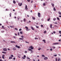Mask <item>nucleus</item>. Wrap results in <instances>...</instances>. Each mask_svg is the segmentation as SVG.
Segmentation results:
<instances>
[{
  "label": "nucleus",
  "mask_w": 61,
  "mask_h": 61,
  "mask_svg": "<svg viewBox=\"0 0 61 61\" xmlns=\"http://www.w3.org/2000/svg\"><path fill=\"white\" fill-rule=\"evenodd\" d=\"M4 51H7V50L6 48H4L3 49Z\"/></svg>",
  "instance_id": "1"
},
{
  "label": "nucleus",
  "mask_w": 61,
  "mask_h": 61,
  "mask_svg": "<svg viewBox=\"0 0 61 61\" xmlns=\"http://www.w3.org/2000/svg\"><path fill=\"white\" fill-rule=\"evenodd\" d=\"M30 48H31V49H34V47H33L32 46H31L29 47Z\"/></svg>",
  "instance_id": "2"
},
{
  "label": "nucleus",
  "mask_w": 61,
  "mask_h": 61,
  "mask_svg": "<svg viewBox=\"0 0 61 61\" xmlns=\"http://www.w3.org/2000/svg\"><path fill=\"white\" fill-rule=\"evenodd\" d=\"M18 5L20 6H21L22 5V3H21V4L19 3L18 4Z\"/></svg>",
  "instance_id": "3"
},
{
  "label": "nucleus",
  "mask_w": 61,
  "mask_h": 61,
  "mask_svg": "<svg viewBox=\"0 0 61 61\" xmlns=\"http://www.w3.org/2000/svg\"><path fill=\"white\" fill-rule=\"evenodd\" d=\"M44 60H47V59H48V58L47 57H45L44 58Z\"/></svg>",
  "instance_id": "4"
},
{
  "label": "nucleus",
  "mask_w": 61,
  "mask_h": 61,
  "mask_svg": "<svg viewBox=\"0 0 61 61\" xmlns=\"http://www.w3.org/2000/svg\"><path fill=\"white\" fill-rule=\"evenodd\" d=\"M15 47H17V48H20V46H18L17 45H15Z\"/></svg>",
  "instance_id": "5"
},
{
  "label": "nucleus",
  "mask_w": 61,
  "mask_h": 61,
  "mask_svg": "<svg viewBox=\"0 0 61 61\" xmlns=\"http://www.w3.org/2000/svg\"><path fill=\"white\" fill-rule=\"evenodd\" d=\"M13 50H16V49L15 47H14L13 48Z\"/></svg>",
  "instance_id": "6"
},
{
  "label": "nucleus",
  "mask_w": 61,
  "mask_h": 61,
  "mask_svg": "<svg viewBox=\"0 0 61 61\" xmlns=\"http://www.w3.org/2000/svg\"><path fill=\"white\" fill-rule=\"evenodd\" d=\"M5 55H3L2 56V58L3 59H5Z\"/></svg>",
  "instance_id": "7"
},
{
  "label": "nucleus",
  "mask_w": 61,
  "mask_h": 61,
  "mask_svg": "<svg viewBox=\"0 0 61 61\" xmlns=\"http://www.w3.org/2000/svg\"><path fill=\"white\" fill-rule=\"evenodd\" d=\"M31 29H32V30H34V28H33V27L32 26L31 27Z\"/></svg>",
  "instance_id": "8"
},
{
  "label": "nucleus",
  "mask_w": 61,
  "mask_h": 61,
  "mask_svg": "<svg viewBox=\"0 0 61 61\" xmlns=\"http://www.w3.org/2000/svg\"><path fill=\"white\" fill-rule=\"evenodd\" d=\"M42 41H43L44 42V43H46V40H43Z\"/></svg>",
  "instance_id": "9"
},
{
  "label": "nucleus",
  "mask_w": 61,
  "mask_h": 61,
  "mask_svg": "<svg viewBox=\"0 0 61 61\" xmlns=\"http://www.w3.org/2000/svg\"><path fill=\"white\" fill-rule=\"evenodd\" d=\"M27 5H26L25 6V9L26 10L27 9Z\"/></svg>",
  "instance_id": "10"
},
{
  "label": "nucleus",
  "mask_w": 61,
  "mask_h": 61,
  "mask_svg": "<svg viewBox=\"0 0 61 61\" xmlns=\"http://www.w3.org/2000/svg\"><path fill=\"white\" fill-rule=\"evenodd\" d=\"M10 42L11 43H15V42L13 41H11Z\"/></svg>",
  "instance_id": "11"
},
{
  "label": "nucleus",
  "mask_w": 61,
  "mask_h": 61,
  "mask_svg": "<svg viewBox=\"0 0 61 61\" xmlns=\"http://www.w3.org/2000/svg\"><path fill=\"white\" fill-rule=\"evenodd\" d=\"M13 2L14 4H15V3H16V2L14 0H13Z\"/></svg>",
  "instance_id": "12"
},
{
  "label": "nucleus",
  "mask_w": 61,
  "mask_h": 61,
  "mask_svg": "<svg viewBox=\"0 0 61 61\" xmlns=\"http://www.w3.org/2000/svg\"><path fill=\"white\" fill-rule=\"evenodd\" d=\"M50 27L51 28H52V24H51Z\"/></svg>",
  "instance_id": "13"
},
{
  "label": "nucleus",
  "mask_w": 61,
  "mask_h": 61,
  "mask_svg": "<svg viewBox=\"0 0 61 61\" xmlns=\"http://www.w3.org/2000/svg\"><path fill=\"white\" fill-rule=\"evenodd\" d=\"M19 40H23V39L22 38H19Z\"/></svg>",
  "instance_id": "14"
},
{
  "label": "nucleus",
  "mask_w": 61,
  "mask_h": 61,
  "mask_svg": "<svg viewBox=\"0 0 61 61\" xmlns=\"http://www.w3.org/2000/svg\"><path fill=\"white\" fill-rule=\"evenodd\" d=\"M10 27L11 28H12L13 27H15V26H10Z\"/></svg>",
  "instance_id": "15"
},
{
  "label": "nucleus",
  "mask_w": 61,
  "mask_h": 61,
  "mask_svg": "<svg viewBox=\"0 0 61 61\" xmlns=\"http://www.w3.org/2000/svg\"><path fill=\"white\" fill-rule=\"evenodd\" d=\"M2 53H3V54H6V52H4V51H3L2 52Z\"/></svg>",
  "instance_id": "16"
},
{
  "label": "nucleus",
  "mask_w": 61,
  "mask_h": 61,
  "mask_svg": "<svg viewBox=\"0 0 61 61\" xmlns=\"http://www.w3.org/2000/svg\"><path fill=\"white\" fill-rule=\"evenodd\" d=\"M28 50H29V51H32V50H31V49H28Z\"/></svg>",
  "instance_id": "17"
},
{
  "label": "nucleus",
  "mask_w": 61,
  "mask_h": 61,
  "mask_svg": "<svg viewBox=\"0 0 61 61\" xmlns=\"http://www.w3.org/2000/svg\"><path fill=\"white\" fill-rule=\"evenodd\" d=\"M41 56H42V57H45V56L44 55H42Z\"/></svg>",
  "instance_id": "18"
},
{
  "label": "nucleus",
  "mask_w": 61,
  "mask_h": 61,
  "mask_svg": "<svg viewBox=\"0 0 61 61\" xmlns=\"http://www.w3.org/2000/svg\"><path fill=\"white\" fill-rule=\"evenodd\" d=\"M12 59V57H9V59Z\"/></svg>",
  "instance_id": "19"
},
{
  "label": "nucleus",
  "mask_w": 61,
  "mask_h": 61,
  "mask_svg": "<svg viewBox=\"0 0 61 61\" xmlns=\"http://www.w3.org/2000/svg\"><path fill=\"white\" fill-rule=\"evenodd\" d=\"M32 19L33 20H35V17H32Z\"/></svg>",
  "instance_id": "20"
},
{
  "label": "nucleus",
  "mask_w": 61,
  "mask_h": 61,
  "mask_svg": "<svg viewBox=\"0 0 61 61\" xmlns=\"http://www.w3.org/2000/svg\"><path fill=\"white\" fill-rule=\"evenodd\" d=\"M51 5L53 7H54V4H51Z\"/></svg>",
  "instance_id": "21"
},
{
  "label": "nucleus",
  "mask_w": 61,
  "mask_h": 61,
  "mask_svg": "<svg viewBox=\"0 0 61 61\" xmlns=\"http://www.w3.org/2000/svg\"><path fill=\"white\" fill-rule=\"evenodd\" d=\"M38 15H40V13L39 12L38 13Z\"/></svg>",
  "instance_id": "22"
},
{
  "label": "nucleus",
  "mask_w": 61,
  "mask_h": 61,
  "mask_svg": "<svg viewBox=\"0 0 61 61\" xmlns=\"http://www.w3.org/2000/svg\"><path fill=\"white\" fill-rule=\"evenodd\" d=\"M26 31H30V29H26Z\"/></svg>",
  "instance_id": "23"
},
{
  "label": "nucleus",
  "mask_w": 61,
  "mask_h": 61,
  "mask_svg": "<svg viewBox=\"0 0 61 61\" xmlns=\"http://www.w3.org/2000/svg\"><path fill=\"white\" fill-rule=\"evenodd\" d=\"M25 28H26V29H28V27H27V26H25Z\"/></svg>",
  "instance_id": "24"
},
{
  "label": "nucleus",
  "mask_w": 61,
  "mask_h": 61,
  "mask_svg": "<svg viewBox=\"0 0 61 61\" xmlns=\"http://www.w3.org/2000/svg\"><path fill=\"white\" fill-rule=\"evenodd\" d=\"M41 48H39L38 49V50H39V51L40 50H41Z\"/></svg>",
  "instance_id": "25"
},
{
  "label": "nucleus",
  "mask_w": 61,
  "mask_h": 61,
  "mask_svg": "<svg viewBox=\"0 0 61 61\" xmlns=\"http://www.w3.org/2000/svg\"><path fill=\"white\" fill-rule=\"evenodd\" d=\"M20 34H23V32L21 31H20Z\"/></svg>",
  "instance_id": "26"
},
{
  "label": "nucleus",
  "mask_w": 61,
  "mask_h": 61,
  "mask_svg": "<svg viewBox=\"0 0 61 61\" xmlns=\"http://www.w3.org/2000/svg\"><path fill=\"white\" fill-rule=\"evenodd\" d=\"M24 22H25V21H26V20H25V19H24Z\"/></svg>",
  "instance_id": "27"
},
{
  "label": "nucleus",
  "mask_w": 61,
  "mask_h": 61,
  "mask_svg": "<svg viewBox=\"0 0 61 61\" xmlns=\"http://www.w3.org/2000/svg\"><path fill=\"white\" fill-rule=\"evenodd\" d=\"M53 10H54V11H56V8H55V7L53 8Z\"/></svg>",
  "instance_id": "28"
},
{
  "label": "nucleus",
  "mask_w": 61,
  "mask_h": 61,
  "mask_svg": "<svg viewBox=\"0 0 61 61\" xmlns=\"http://www.w3.org/2000/svg\"><path fill=\"white\" fill-rule=\"evenodd\" d=\"M46 31H45L44 32V34H46Z\"/></svg>",
  "instance_id": "29"
},
{
  "label": "nucleus",
  "mask_w": 61,
  "mask_h": 61,
  "mask_svg": "<svg viewBox=\"0 0 61 61\" xmlns=\"http://www.w3.org/2000/svg\"><path fill=\"white\" fill-rule=\"evenodd\" d=\"M58 44H59V43H55V45H58Z\"/></svg>",
  "instance_id": "30"
},
{
  "label": "nucleus",
  "mask_w": 61,
  "mask_h": 61,
  "mask_svg": "<svg viewBox=\"0 0 61 61\" xmlns=\"http://www.w3.org/2000/svg\"><path fill=\"white\" fill-rule=\"evenodd\" d=\"M21 37H22V39H24V36H21Z\"/></svg>",
  "instance_id": "31"
},
{
  "label": "nucleus",
  "mask_w": 61,
  "mask_h": 61,
  "mask_svg": "<svg viewBox=\"0 0 61 61\" xmlns=\"http://www.w3.org/2000/svg\"><path fill=\"white\" fill-rule=\"evenodd\" d=\"M38 38H37L35 37V40H36V39H38Z\"/></svg>",
  "instance_id": "32"
},
{
  "label": "nucleus",
  "mask_w": 61,
  "mask_h": 61,
  "mask_svg": "<svg viewBox=\"0 0 61 61\" xmlns=\"http://www.w3.org/2000/svg\"><path fill=\"white\" fill-rule=\"evenodd\" d=\"M59 33L60 34H61V31H59Z\"/></svg>",
  "instance_id": "33"
},
{
  "label": "nucleus",
  "mask_w": 61,
  "mask_h": 61,
  "mask_svg": "<svg viewBox=\"0 0 61 61\" xmlns=\"http://www.w3.org/2000/svg\"><path fill=\"white\" fill-rule=\"evenodd\" d=\"M57 20H60V19H59V18L58 17H57Z\"/></svg>",
  "instance_id": "34"
},
{
  "label": "nucleus",
  "mask_w": 61,
  "mask_h": 61,
  "mask_svg": "<svg viewBox=\"0 0 61 61\" xmlns=\"http://www.w3.org/2000/svg\"><path fill=\"white\" fill-rule=\"evenodd\" d=\"M24 57L25 58H26V56H25V55H24Z\"/></svg>",
  "instance_id": "35"
},
{
  "label": "nucleus",
  "mask_w": 61,
  "mask_h": 61,
  "mask_svg": "<svg viewBox=\"0 0 61 61\" xmlns=\"http://www.w3.org/2000/svg\"><path fill=\"white\" fill-rule=\"evenodd\" d=\"M60 58H59L58 59V61H60Z\"/></svg>",
  "instance_id": "36"
},
{
  "label": "nucleus",
  "mask_w": 61,
  "mask_h": 61,
  "mask_svg": "<svg viewBox=\"0 0 61 61\" xmlns=\"http://www.w3.org/2000/svg\"><path fill=\"white\" fill-rule=\"evenodd\" d=\"M27 59H29V60H30V58H29L28 57H27Z\"/></svg>",
  "instance_id": "37"
},
{
  "label": "nucleus",
  "mask_w": 61,
  "mask_h": 61,
  "mask_svg": "<svg viewBox=\"0 0 61 61\" xmlns=\"http://www.w3.org/2000/svg\"><path fill=\"white\" fill-rule=\"evenodd\" d=\"M15 30H18V29H17L16 28H15Z\"/></svg>",
  "instance_id": "38"
},
{
  "label": "nucleus",
  "mask_w": 61,
  "mask_h": 61,
  "mask_svg": "<svg viewBox=\"0 0 61 61\" xmlns=\"http://www.w3.org/2000/svg\"><path fill=\"white\" fill-rule=\"evenodd\" d=\"M22 58L23 59H25V58H24V57H22Z\"/></svg>",
  "instance_id": "39"
},
{
  "label": "nucleus",
  "mask_w": 61,
  "mask_h": 61,
  "mask_svg": "<svg viewBox=\"0 0 61 61\" xmlns=\"http://www.w3.org/2000/svg\"><path fill=\"white\" fill-rule=\"evenodd\" d=\"M56 20V18H54L53 19V20L54 21H55Z\"/></svg>",
  "instance_id": "40"
},
{
  "label": "nucleus",
  "mask_w": 61,
  "mask_h": 61,
  "mask_svg": "<svg viewBox=\"0 0 61 61\" xmlns=\"http://www.w3.org/2000/svg\"><path fill=\"white\" fill-rule=\"evenodd\" d=\"M50 19L49 18V19H47V21H49V20H50Z\"/></svg>",
  "instance_id": "41"
},
{
  "label": "nucleus",
  "mask_w": 61,
  "mask_h": 61,
  "mask_svg": "<svg viewBox=\"0 0 61 61\" xmlns=\"http://www.w3.org/2000/svg\"><path fill=\"white\" fill-rule=\"evenodd\" d=\"M50 50L51 51H52L53 50V49H50Z\"/></svg>",
  "instance_id": "42"
},
{
  "label": "nucleus",
  "mask_w": 61,
  "mask_h": 61,
  "mask_svg": "<svg viewBox=\"0 0 61 61\" xmlns=\"http://www.w3.org/2000/svg\"><path fill=\"white\" fill-rule=\"evenodd\" d=\"M56 60V61H57V59L56 58L55 59Z\"/></svg>",
  "instance_id": "43"
},
{
  "label": "nucleus",
  "mask_w": 61,
  "mask_h": 61,
  "mask_svg": "<svg viewBox=\"0 0 61 61\" xmlns=\"http://www.w3.org/2000/svg\"><path fill=\"white\" fill-rule=\"evenodd\" d=\"M41 27H43V25H41Z\"/></svg>",
  "instance_id": "44"
},
{
  "label": "nucleus",
  "mask_w": 61,
  "mask_h": 61,
  "mask_svg": "<svg viewBox=\"0 0 61 61\" xmlns=\"http://www.w3.org/2000/svg\"><path fill=\"white\" fill-rule=\"evenodd\" d=\"M11 57H14V56H13V55H11Z\"/></svg>",
  "instance_id": "45"
},
{
  "label": "nucleus",
  "mask_w": 61,
  "mask_h": 61,
  "mask_svg": "<svg viewBox=\"0 0 61 61\" xmlns=\"http://www.w3.org/2000/svg\"><path fill=\"white\" fill-rule=\"evenodd\" d=\"M54 56H57V55H54Z\"/></svg>",
  "instance_id": "46"
},
{
  "label": "nucleus",
  "mask_w": 61,
  "mask_h": 61,
  "mask_svg": "<svg viewBox=\"0 0 61 61\" xmlns=\"http://www.w3.org/2000/svg\"><path fill=\"white\" fill-rule=\"evenodd\" d=\"M19 34H20L19 32H18V36H19Z\"/></svg>",
  "instance_id": "47"
},
{
  "label": "nucleus",
  "mask_w": 61,
  "mask_h": 61,
  "mask_svg": "<svg viewBox=\"0 0 61 61\" xmlns=\"http://www.w3.org/2000/svg\"><path fill=\"white\" fill-rule=\"evenodd\" d=\"M43 6H45V3H44L43 4Z\"/></svg>",
  "instance_id": "48"
},
{
  "label": "nucleus",
  "mask_w": 61,
  "mask_h": 61,
  "mask_svg": "<svg viewBox=\"0 0 61 61\" xmlns=\"http://www.w3.org/2000/svg\"><path fill=\"white\" fill-rule=\"evenodd\" d=\"M21 30H22V29H20L19 30V31H21Z\"/></svg>",
  "instance_id": "49"
},
{
  "label": "nucleus",
  "mask_w": 61,
  "mask_h": 61,
  "mask_svg": "<svg viewBox=\"0 0 61 61\" xmlns=\"http://www.w3.org/2000/svg\"><path fill=\"white\" fill-rule=\"evenodd\" d=\"M59 14H60V15H61V13L60 12H59Z\"/></svg>",
  "instance_id": "50"
},
{
  "label": "nucleus",
  "mask_w": 61,
  "mask_h": 61,
  "mask_svg": "<svg viewBox=\"0 0 61 61\" xmlns=\"http://www.w3.org/2000/svg\"><path fill=\"white\" fill-rule=\"evenodd\" d=\"M53 45H56V43H54L53 44Z\"/></svg>",
  "instance_id": "51"
},
{
  "label": "nucleus",
  "mask_w": 61,
  "mask_h": 61,
  "mask_svg": "<svg viewBox=\"0 0 61 61\" xmlns=\"http://www.w3.org/2000/svg\"><path fill=\"white\" fill-rule=\"evenodd\" d=\"M36 28H39V27H38L37 26V25L36 26Z\"/></svg>",
  "instance_id": "52"
},
{
  "label": "nucleus",
  "mask_w": 61,
  "mask_h": 61,
  "mask_svg": "<svg viewBox=\"0 0 61 61\" xmlns=\"http://www.w3.org/2000/svg\"><path fill=\"white\" fill-rule=\"evenodd\" d=\"M27 1L28 2H30V0H27Z\"/></svg>",
  "instance_id": "53"
},
{
  "label": "nucleus",
  "mask_w": 61,
  "mask_h": 61,
  "mask_svg": "<svg viewBox=\"0 0 61 61\" xmlns=\"http://www.w3.org/2000/svg\"><path fill=\"white\" fill-rule=\"evenodd\" d=\"M13 59L14 60H15V58H13Z\"/></svg>",
  "instance_id": "54"
},
{
  "label": "nucleus",
  "mask_w": 61,
  "mask_h": 61,
  "mask_svg": "<svg viewBox=\"0 0 61 61\" xmlns=\"http://www.w3.org/2000/svg\"><path fill=\"white\" fill-rule=\"evenodd\" d=\"M25 53H27V51H25Z\"/></svg>",
  "instance_id": "55"
},
{
  "label": "nucleus",
  "mask_w": 61,
  "mask_h": 61,
  "mask_svg": "<svg viewBox=\"0 0 61 61\" xmlns=\"http://www.w3.org/2000/svg\"><path fill=\"white\" fill-rule=\"evenodd\" d=\"M2 28H4V26H2Z\"/></svg>",
  "instance_id": "56"
},
{
  "label": "nucleus",
  "mask_w": 61,
  "mask_h": 61,
  "mask_svg": "<svg viewBox=\"0 0 61 61\" xmlns=\"http://www.w3.org/2000/svg\"><path fill=\"white\" fill-rule=\"evenodd\" d=\"M53 33H54V34H55V33H56V32H55V31H54V32H53Z\"/></svg>",
  "instance_id": "57"
},
{
  "label": "nucleus",
  "mask_w": 61,
  "mask_h": 61,
  "mask_svg": "<svg viewBox=\"0 0 61 61\" xmlns=\"http://www.w3.org/2000/svg\"><path fill=\"white\" fill-rule=\"evenodd\" d=\"M30 12H31V13H32V12H33V11H32V10L30 11Z\"/></svg>",
  "instance_id": "58"
},
{
  "label": "nucleus",
  "mask_w": 61,
  "mask_h": 61,
  "mask_svg": "<svg viewBox=\"0 0 61 61\" xmlns=\"http://www.w3.org/2000/svg\"><path fill=\"white\" fill-rule=\"evenodd\" d=\"M9 15H11V13H10Z\"/></svg>",
  "instance_id": "59"
},
{
  "label": "nucleus",
  "mask_w": 61,
  "mask_h": 61,
  "mask_svg": "<svg viewBox=\"0 0 61 61\" xmlns=\"http://www.w3.org/2000/svg\"><path fill=\"white\" fill-rule=\"evenodd\" d=\"M25 42L26 43H29V42H27V41H25Z\"/></svg>",
  "instance_id": "60"
},
{
  "label": "nucleus",
  "mask_w": 61,
  "mask_h": 61,
  "mask_svg": "<svg viewBox=\"0 0 61 61\" xmlns=\"http://www.w3.org/2000/svg\"><path fill=\"white\" fill-rule=\"evenodd\" d=\"M15 15H16V13H15Z\"/></svg>",
  "instance_id": "61"
},
{
  "label": "nucleus",
  "mask_w": 61,
  "mask_h": 61,
  "mask_svg": "<svg viewBox=\"0 0 61 61\" xmlns=\"http://www.w3.org/2000/svg\"><path fill=\"white\" fill-rule=\"evenodd\" d=\"M53 47V48H54V49H55L56 48V47Z\"/></svg>",
  "instance_id": "62"
},
{
  "label": "nucleus",
  "mask_w": 61,
  "mask_h": 61,
  "mask_svg": "<svg viewBox=\"0 0 61 61\" xmlns=\"http://www.w3.org/2000/svg\"><path fill=\"white\" fill-rule=\"evenodd\" d=\"M38 16L39 17H40V15H38Z\"/></svg>",
  "instance_id": "63"
},
{
  "label": "nucleus",
  "mask_w": 61,
  "mask_h": 61,
  "mask_svg": "<svg viewBox=\"0 0 61 61\" xmlns=\"http://www.w3.org/2000/svg\"><path fill=\"white\" fill-rule=\"evenodd\" d=\"M40 60L39 59H38V61H39Z\"/></svg>",
  "instance_id": "64"
}]
</instances>
